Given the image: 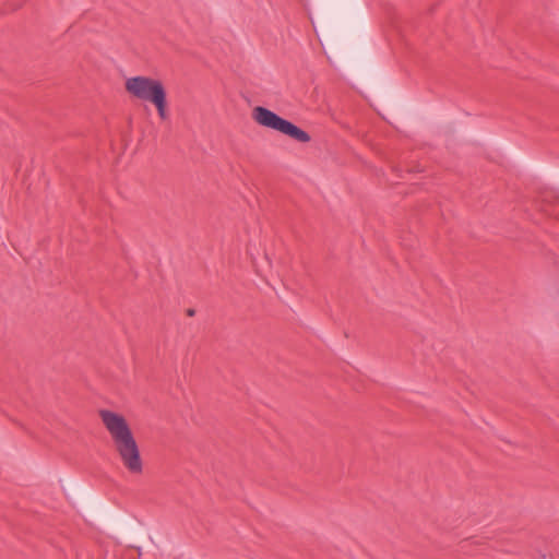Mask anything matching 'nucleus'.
I'll use <instances>...</instances> for the list:
<instances>
[{
    "mask_svg": "<svg viewBox=\"0 0 559 559\" xmlns=\"http://www.w3.org/2000/svg\"><path fill=\"white\" fill-rule=\"evenodd\" d=\"M99 416L114 441L122 465L132 475L142 474L143 461L140 449L126 418L108 409L99 411Z\"/></svg>",
    "mask_w": 559,
    "mask_h": 559,
    "instance_id": "1",
    "label": "nucleus"
},
{
    "mask_svg": "<svg viewBox=\"0 0 559 559\" xmlns=\"http://www.w3.org/2000/svg\"><path fill=\"white\" fill-rule=\"evenodd\" d=\"M124 87L133 97L153 104L160 120L169 118L167 92L160 80L136 75L127 79Z\"/></svg>",
    "mask_w": 559,
    "mask_h": 559,
    "instance_id": "2",
    "label": "nucleus"
},
{
    "mask_svg": "<svg viewBox=\"0 0 559 559\" xmlns=\"http://www.w3.org/2000/svg\"><path fill=\"white\" fill-rule=\"evenodd\" d=\"M252 119L259 126L277 131L296 142L308 143L311 140V136L307 131L266 107H254L252 109Z\"/></svg>",
    "mask_w": 559,
    "mask_h": 559,
    "instance_id": "3",
    "label": "nucleus"
},
{
    "mask_svg": "<svg viewBox=\"0 0 559 559\" xmlns=\"http://www.w3.org/2000/svg\"><path fill=\"white\" fill-rule=\"evenodd\" d=\"M194 314H195V310L193 308L187 309V316L188 317H193Z\"/></svg>",
    "mask_w": 559,
    "mask_h": 559,
    "instance_id": "4",
    "label": "nucleus"
}]
</instances>
